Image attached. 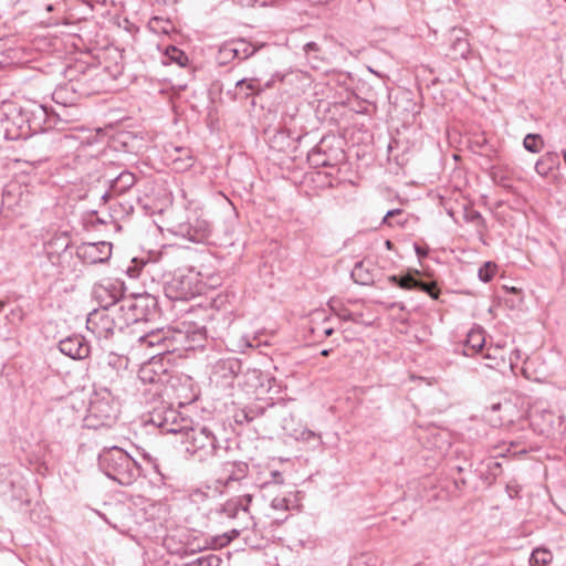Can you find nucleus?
Segmentation results:
<instances>
[{
    "instance_id": "nucleus-1",
    "label": "nucleus",
    "mask_w": 566,
    "mask_h": 566,
    "mask_svg": "<svg viewBox=\"0 0 566 566\" xmlns=\"http://www.w3.org/2000/svg\"><path fill=\"white\" fill-rule=\"evenodd\" d=\"M98 467L109 479L122 485L133 484L139 476L140 465L122 448H104L98 454Z\"/></svg>"
},
{
    "instance_id": "nucleus-2",
    "label": "nucleus",
    "mask_w": 566,
    "mask_h": 566,
    "mask_svg": "<svg viewBox=\"0 0 566 566\" xmlns=\"http://www.w3.org/2000/svg\"><path fill=\"white\" fill-rule=\"evenodd\" d=\"M186 451L198 461L212 458L224 459L229 451L228 440L220 441L213 430L207 426L191 427L187 438L180 439Z\"/></svg>"
},
{
    "instance_id": "nucleus-3",
    "label": "nucleus",
    "mask_w": 566,
    "mask_h": 566,
    "mask_svg": "<svg viewBox=\"0 0 566 566\" xmlns=\"http://www.w3.org/2000/svg\"><path fill=\"white\" fill-rule=\"evenodd\" d=\"M118 413L119 409L113 395L107 388H102L92 395L85 420L88 427L99 428L111 426Z\"/></svg>"
},
{
    "instance_id": "nucleus-4",
    "label": "nucleus",
    "mask_w": 566,
    "mask_h": 566,
    "mask_svg": "<svg viewBox=\"0 0 566 566\" xmlns=\"http://www.w3.org/2000/svg\"><path fill=\"white\" fill-rule=\"evenodd\" d=\"M249 465L243 461H224L221 465L214 489L223 492L230 491H252L256 486L249 482Z\"/></svg>"
},
{
    "instance_id": "nucleus-5",
    "label": "nucleus",
    "mask_w": 566,
    "mask_h": 566,
    "mask_svg": "<svg viewBox=\"0 0 566 566\" xmlns=\"http://www.w3.org/2000/svg\"><path fill=\"white\" fill-rule=\"evenodd\" d=\"M31 126L27 115L18 108L9 113L0 111V140H17L30 135Z\"/></svg>"
},
{
    "instance_id": "nucleus-6",
    "label": "nucleus",
    "mask_w": 566,
    "mask_h": 566,
    "mask_svg": "<svg viewBox=\"0 0 566 566\" xmlns=\"http://www.w3.org/2000/svg\"><path fill=\"white\" fill-rule=\"evenodd\" d=\"M86 327L98 339H109L115 334L116 323L109 311L96 308L88 314Z\"/></svg>"
},
{
    "instance_id": "nucleus-7",
    "label": "nucleus",
    "mask_w": 566,
    "mask_h": 566,
    "mask_svg": "<svg viewBox=\"0 0 566 566\" xmlns=\"http://www.w3.org/2000/svg\"><path fill=\"white\" fill-rule=\"evenodd\" d=\"M52 149L53 143L50 134L32 136L25 146L24 161L32 166L40 165L49 159Z\"/></svg>"
},
{
    "instance_id": "nucleus-8",
    "label": "nucleus",
    "mask_w": 566,
    "mask_h": 566,
    "mask_svg": "<svg viewBox=\"0 0 566 566\" xmlns=\"http://www.w3.org/2000/svg\"><path fill=\"white\" fill-rule=\"evenodd\" d=\"M29 202L30 195L21 185L12 182L4 187L1 200L3 210L10 211L14 214H20Z\"/></svg>"
},
{
    "instance_id": "nucleus-9",
    "label": "nucleus",
    "mask_w": 566,
    "mask_h": 566,
    "mask_svg": "<svg viewBox=\"0 0 566 566\" xmlns=\"http://www.w3.org/2000/svg\"><path fill=\"white\" fill-rule=\"evenodd\" d=\"M253 499V492L250 490L242 491V494L229 499L220 507V513L228 518H238L240 515L247 516L250 522H253L254 517L250 513V504Z\"/></svg>"
},
{
    "instance_id": "nucleus-10",
    "label": "nucleus",
    "mask_w": 566,
    "mask_h": 566,
    "mask_svg": "<svg viewBox=\"0 0 566 566\" xmlns=\"http://www.w3.org/2000/svg\"><path fill=\"white\" fill-rule=\"evenodd\" d=\"M76 254L85 263H103L112 255V243L106 241L82 243Z\"/></svg>"
},
{
    "instance_id": "nucleus-11",
    "label": "nucleus",
    "mask_w": 566,
    "mask_h": 566,
    "mask_svg": "<svg viewBox=\"0 0 566 566\" xmlns=\"http://www.w3.org/2000/svg\"><path fill=\"white\" fill-rule=\"evenodd\" d=\"M419 271L407 273L405 275H390L388 281L403 290H421L426 292L431 298L438 300L439 290L434 283H426L416 277Z\"/></svg>"
},
{
    "instance_id": "nucleus-12",
    "label": "nucleus",
    "mask_w": 566,
    "mask_h": 566,
    "mask_svg": "<svg viewBox=\"0 0 566 566\" xmlns=\"http://www.w3.org/2000/svg\"><path fill=\"white\" fill-rule=\"evenodd\" d=\"M296 507V499L292 494L276 495L269 504L270 512L265 515L275 524H282L289 517L287 512Z\"/></svg>"
},
{
    "instance_id": "nucleus-13",
    "label": "nucleus",
    "mask_w": 566,
    "mask_h": 566,
    "mask_svg": "<svg viewBox=\"0 0 566 566\" xmlns=\"http://www.w3.org/2000/svg\"><path fill=\"white\" fill-rule=\"evenodd\" d=\"M59 349L72 359H84L90 355L91 347L83 336L72 335L60 340Z\"/></svg>"
},
{
    "instance_id": "nucleus-14",
    "label": "nucleus",
    "mask_w": 566,
    "mask_h": 566,
    "mask_svg": "<svg viewBox=\"0 0 566 566\" xmlns=\"http://www.w3.org/2000/svg\"><path fill=\"white\" fill-rule=\"evenodd\" d=\"M149 298L147 296L123 297L120 301V310L126 311V322H138L146 319V308Z\"/></svg>"
},
{
    "instance_id": "nucleus-15",
    "label": "nucleus",
    "mask_w": 566,
    "mask_h": 566,
    "mask_svg": "<svg viewBox=\"0 0 566 566\" xmlns=\"http://www.w3.org/2000/svg\"><path fill=\"white\" fill-rule=\"evenodd\" d=\"M94 296L99 303L101 308L109 311L111 307L120 303L123 298L122 289L109 283L107 285H98L94 289Z\"/></svg>"
},
{
    "instance_id": "nucleus-16",
    "label": "nucleus",
    "mask_w": 566,
    "mask_h": 566,
    "mask_svg": "<svg viewBox=\"0 0 566 566\" xmlns=\"http://www.w3.org/2000/svg\"><path fill=\"white\" fill-rule=\"evenodd\" d=\"M135 184V175L128 170H124L116 178L109 181V188L102 196V199L106 201L115 196H120L128 191Z\"/></svg>"
},
{
    "instance_id": "nucleus-17",
    "label": "nucleus",
    "mask_w": 566,
    "mask_h": 566,
    "mask_svg": "<svg viewBox=\"0 0 566 566\" xmlns=\"http://www.w3.org/2000/svg\"><path fill=\"white\" fill-rule=\"evenodd\" d=\"M191 427L192 426L189 420H178V416L175 411L167 412L164 422L160 424L164 433L179 434L181 439L187 438L188 430H190Z\"/></svg>"
},
{
    "instance_id": "nucleus-18",
    "label": "nucleus",
    "mask_w": 566,
    "mask_h": 566,
    "mask_svg": "<svg viewBox=\"0 0 566 566\" xmlns=\"http://www.w3.org/2000/svg\"><path fill=\"white\" fill-rule=\"evenodd\" d=\"M166 294L169 298L186 300L193 294L191 281L185 276H175L166 285Z\"/></svg>"
},
{
    "instance_id": "nucleus-19",
    "label": "nucleus",
    "mask_w": 566,
    "mask_h": 566,
    "mask_svg": "<svg viewBox=\"0 0 566 566\" xmlns=\"http://www.w3.org/2000/svg\"><path fill=\"white\" fill-rule=\"evenodd\" d=\"M138 379L143 384H149L156 387V394L159 392V389L165 380V371L157 370V363L149 361L144 364L138 371Z\"/></svg>"
},
{
    "instance_id": "nucleus-20",
    "label": "nucleus",
    "mask_w": 566,
    "mask_h": 566,
    "mask_svg": "<svg viewBox=\"0 0 566 566\" xmlns=\"http://www.w3.org/2000/svg\"><path fill=\"white\" fill-rule=\"evenodd\" d=\"M241 369V363L237 358H226L218 360L213 366V375L226 381L232 380Z\"/></svg>"
},
{
    "instance_id": "nucleus-21",
    "label": "nucleus",
    "mask_w": 566,
    "mask_h": 566,
    "mask_svg": "<svg viewBox=\"0 0 566 566\" xmlns=\"http://www.w3.org/2000/svg\"><path fill=\"white\" fill-rule=\"evenodd\" d=\"M168 333L164 329H156L151 331L138 338V342L142 346L145 347H159L161 348L160 352L157 354H161L164 352L169 350V345L167 344L169 342Z\"/></svg>"
},
{
    "instance_id": "nucleus-22",
    "label": "nucleus",
    "mask_w": 566,
    "mask_h": 566,
    "mask_svg": "<svg viewBox=\"0 0 566 566\" xmlns=\"http://www.w3.org/2000/svg\"><path fill=\"white\" fill-rule=\"evenodd\" d=\"M256 50L255 46L244 40L234 41L222 46V52H232V57L238 59H248L252 56Z\"/></svg>"
},
{
    "instance_id": "nucleus-23",
    "label": "nucleus",
    "mask_w": 566,
    "mask_h": 566,
    "mask_svg": "<svg viewBox=\"0 0 566 566\" xmlns=\"http://www.w3.org/2000/svg\"><path fill=\"white\" fill-rule=\"evenodd\" d=\"M533 426L539 427L542 433H549L554 426L555 416L552 411L543 410L541 413L535 412L531 416Z\"/></svg>"
},
{
    "instance_id": "nucleus-24",
    "label": "nucleus",
    "mask_w": 566,
    "mask_h": 566,
    "mask_svg": "<svg viewBox=\"0 0 566 566\" xmlns=\"http://www.w3.org/2000/svg\"><path fill=\"white\" fill-rule=\"evenodd\" d=\"M451 41L452 42L450 45V50H451L453 59L467 57V55L470 52L468 40L460 34H453V38Z\"/></svg>"
},
{
    "instance_id": "nucleus-25",
    "label": "nucleus",
    "mask_w": 566,
    "mask_h": 566,
    "mask_svg": "<svg viewBox=\"0 0 566 566\" xmlns=\"http://www.w3.org/2000/svg\"><path fill=\"white\" fill-rule=\"evenodd\" d=\"M557 159L558 157L554 153L545 154L535 165L536 172L541 176H547L557 164Z\"/></svg>"
},
{
    "instance_id": "nucleus-26",
    "label": "nucleus",
    "mask_w": 566,
    "mask_h": 566,
    "mask_svg": "<svg viewBox=\"0 0 566 566\" xmlns=\"http://www.w3.org/2000/svg\"><path fill=\"white\" fill-rule=\"evenodd\" d=\"M553 559L548 549L535 548L530 556V566H547Z\"/></svg>"
},
{
    "instance_id": "nucleus-27",
    "label": "nucleus",
    "mask_w": 566,
    "mask_h": 566,
    "mask_svg": "<svg viewBox=\"0 0 566 566\" xmlns=\"http://www.w3.org/2000/svg\"><path fill=\"white\" fill-rule=\"evenodd\" d=\"M485 343V338L483 335V331L473 329L468 334L467 346L468 349H472L473 352H479L483 348Z\"/></svg>"
},
{
    "instance_id": "nucleus-28",
    "label": "nucleus",
    "mask_w": 566,
    "mask_h": 566,
    "mask_svg": "<svg viewBox=\"0 0 566 566\" xmlns=\"http://www.w3.org/2000/svg\"><path fill=\"white\" fill-rule=\"evenodd\" d=\"M523 145L527 151L537 154L542 150L544 142L538 134H527L523 140Z\"/></svg>"
},
{
    "instance_id": "nucleus-29",
    "label": "nucleus",
    "mask_w": 566,
    "mask_h": 566,
    "mask_svg": "<svg viewBox=\"0 0 566 566\" xmlns=\"http://www.w3.org/2000/svg\"><path fill=\"white\" fill-rule=\"evenodd\" d=\"M149 28L155 32L168 34L174 29V25L170 21H164L163 19L155 17L149 21Z\"/></svg>"
},
{
    "instance_id": "nucleus-30",
    "label": "nucleus",
    "mask_w": 566,
    "mask_h": 566,
    "mask_svg": "<svg viewBox=\"0 0 566 566\" xmlns=\"http://www.w3.org/2000/svg\"><path fill=\"white\" fill-rule=\"evenodd\" d=\"M221 559L217 555L209 554L188 563L186 566H220Z\"/></svg>"
},
{
    "instance_id": "nucleus-31",
    "label": "nucleus",
    "mask_w": 566,
    "mask_h": 566,
    "mask_svg": "<svg viewBox=\"0 0 566 566\" xmlns=\"http://www.w3.org/2000/svg\"><path fill=\"white\" fill-rule=\"evenodd\" d=\"M167 56L180 66H185L188 62L187 55L176 46H169L166 51Z\"/></svg>"
},
{
    "instance_id": "nucleus-32",
    "label": "nucleus",
    "mask_w": 566,
    "mask_h": 566,
    "mask_svg": "<svg viewBox=\"0 0 566 566\" xmlns=\"http://www.w3.org/2000/svg\"><path fill=\"white\" fill-rule=\"evenodd\" d=\"M494 269H495V265L492 264L491 262H488L484 264V266H482L480 270H479V277L483 281V282H489L492 280L493 275H494Z\"/></svg>"
},
{
    "instance_id": "nucleus-33",
    "label": "nucleus",
    "mask_w": 566,
    "mask_h": 566,
    "mask_svg": "<svg viewBox=\"0 0 566 566\" xmlns=\"http://www.w3.org/2000/svg\"><path fill=\"white\" fill-rule=\"evenodd\" d=\"M244 84H247V88L252 91V92H260L261 88L258 86V80L255 78H251L249 82H247L245 78H242V80H239L237 83H235V86L237 87H241L243 86Z\"/></svg>"
},
{
    "instance_id": "nucleus-34",
    "label": "nucleus",
    "mask_w": 566,
    "mask_h": 566,
    "mask_svg": "<svg viewBox=\"0 0 566 566\" xmlns=\"http://www.w3.org/2000/svg\"><path fill=\"white\" fill-rule=\"evenodd\" d=\"M272 475V481L271 482H266L263 486L265 489H269L272 484H283V476H282V473L279 472V471H273L271 473Z\"/></svg>"
},
{
    "instance_id": "nucleus-35",
    "label": "nucleus",
    "mask_w": 566,
    "mask_h": 566,
    "mask_svg": "<svg viewBox=\"0 0 566 566\" xmlns=\"http://www.w3.org/2000/svg\"><path fill=\"white\" fill-rule=\"evenodd\" d=\"M400 213H401L400 209H392V210L387 211V213L382 218L381 224H386V226L391 227L392 223H391L390 219L392 217H395V216L400 214Z\"/></svg>"
},
{
    "instance_id": "nucleus-36",
    "label": "nucleus",
    "mask_w": 566,
    "mask_h": 566,
    "mask_svg": "<svg viewBox=\"0 0 566 566\" xmlns=\"http://www.w3.org/2000/svg\"><path fill=\"white\" fill-rule=\"evenodd\" d=\"M304 51L306 54H308L311 52H316V51H318V45L315 42H308L304 45Z\"/></svg>"
},
{
    "instance_id": "nucleus-37",
    "label": "nucleus",
    "mask_w": 566,
    "mask_h": 566,
    "mask_svg": "<svg viewBox=\"0 0 566 566\" xmlns=\"http://www.w3.org/2000/svg\"><path fill=\"white\" fill-rule=\"evenodd\" d=\"M207 232H209V229H208V224L205 223V226L202 227V232L197 238H193V240L195 241L203 240L207 235Z\"/></svg>"
},
{
    "instance_id": "nucleus-38",
    "label": "nucleus",
    "mask_w": 566,
    "mask_h": 566,
    "mask_svg": "<svg viewBox=\"0 0 566 566\" xmlns=\"http://www.w3.org/2000/svg\"><path fill=\"white\" fill-rule=\"evenodd\" d=\"M390 308H398L399 311H405L406 306L401 302H395L390 305Z\"/></svg>"
},
{
    "instance_id": "nucleus-39",
    "label": "nucleus",
    "mask_w": 566,
    "mask_h": 566,
    "mask_svg": "<svg viewBox=\"0 0 566 566\" xmlns=\"http://www.w3.org/2000/svg\"><path fill=\"white\" fill-rule=\"evenodd\" d=\"M220 55L224 60L233 59L232 57V52H222V48L220 49Z\"/></svg>"
},
{
    "instance_id": "nucleus-40",
    "label": "nucleus",
    "mask_w": 566,
    "mask_h": 566,
    "mask_svg": "<svg viewBox=\"0 0 566 566\" xmlns=\"http://www.w3.org/2000/svg\"><path fill=\"white\" fill-rule=\"evenodd\" d=\"M241 6H252L255 0H238Z\"/></svg>"
},
{
    "instance_id": "nucleus-41",
    "label": "nucleus",
    "mask_w": 566,
    "mask_h": 566,
    "mask_svg": "<svg viewBox=\"0 0 566 566\" xmlns=\"http://www.w3.org/2000/svg\"><path fill=\"white\" fill-rule=\"evenodd\" d=\"M415 250H416V253L419 255V256H423L426 255V252L422 251V249L419 247V245H416L415 247Z\"/></svg>"
},
{
    "instance_id": "nucleus-42",
    "label": "nucleus",
    "mask_w": 566,
    "mask_h": 566,
    "mask_svg": "<svg viewBox=\"0 0 566 566\" xmlns=\"http://www.w3.org/2000/svg\"><path fill=\"white\" fill-rule=\"evenodd\" d=\"M333 333H334V328H332V327H327L324 329L325 336H331Z\"/></svg>"
},
{
    "instance_id": "nucleus-43",
    "label": "nucleus",
    "mask_w": 566,
    "mask_h": 566,
    "mask_svg": "<svg viewBox=\"0 0 566 566\" xmlns=\"http://www.w3.org/2000/svg\"><path fill=\"white\" fill-rule=\"evenodd\" d=\"M482 219V216L479 213V212H473V214L471 216V220H480Z\"/></svg>"
},
{
    "instance_id": "nucleus-44",
    "label": "nucleus",
    "mask_w": 566,
    "mask_h": 566,
    "mask_svg": "<svg viewBox=\"0 0 566 566\" xmlns=\"http://www.w3.org/2000/svg\"><path fill=\"white\" fill-rule=\"evenodd\" d=\"M501 408H502V405H501V403H494V405H492V407H491V409H492L493 411L500 410Z\"/></svg>"
},
{
    "instance_id": "nucleus-45",
    "label": "nucleus",
    "mask_w": 566,
    "mask_h": 566,
    "mask_svg": "<svg viewBox=\"0 0 566 566\" xmlns=\"http://www.w3.org/2000/svg\"><path fill=\"white\" fill-rule=\"evenodd\" d=\"M385 245H386V248H387V249H389V250H391V249H392V247H394V244H392V242H391L390 240H387V241L385 242Z\"/></svg>"
},
{
    "instance_id": "nucleus-46",
    "label": "nucleus",
    "mask_w": 566,
    "mask_h": 566,
    "mask_svg": "<svg viewBox=\"0 0 566 566\" xmlns=\"http://www.w3.org/2000/svg\"><path fill=\"white\" fill-rule=\"evenodd\" d=\"M331 352H332V349H323V350L321 352V355H322V356H328Z\"/></svg>"
},
{
    "instance_id": "nucleus-47",
    "label": "nucleus",
    "mask_w": 566,
    "mask_h": 566,
    "mask_svg": "<svg viewBox=\"0 0 566 566\" xmlns=\"http://www.w3.org/2000/svg\"><path fill=\"white\" fill-rule=\"evenodd\" d=\"M60 94H61V91H56V92H54V94H53V97H54V99H55L56 102H59V96H60Z\"/></svg>"
},
{
    "instance_id": "nucleus-48",
    "label": "nucleus",
    "mask_w": 566,
    "mask_h": 566,
    "mask_svg": "<svg viewBox=\"0 0 566 566\" xmlns=\"http://www.w3.org/2000/svg\"><path fill=\"white\" fill-rule=\"evenodd\" d=\"M361 269V265H356V268L354 269L353 271V276H355L357 274V272Z\"/></svg>"
},
{
    "instance_id": "nucleus-49",
    "label": "nucleus",
    "mask_w": 566,
    "mask_h": 566,
    "mask_svg": "<svg viewBox=\"0 0 566 566\" xmlns=\"http://www.w3.org/2000/svg\"><path fill=\"white\" fill-rule=\"evenodd\" d=\"M191 160L192 158L190 156L187 157V164L185 165V167H190L192 164H191Z\"/></svg>"
},
{
    "instance_id": "nucleus-50",
    "label": "nucleus",
    "mask_w": 566,
    "mask_h": 566,
    "mask_svg": "<svg viewBox=\"0 0 566 566\" xmlns=\"http://www.w3.org/2000/svg\"><path fill=\"white\" fill-rule=\"evenodd\" d=\"M4 305H6V302H4V301H2V300H0V308H3V307H4Z\"/></svg>"
},
{
    "instance_id": "nucleus-51",
    "label": "nucleus",
    "mask_w": 566,
    "mask_h": 566,
    "mask_svg": "<svg viewBox=\"0 0 566 566\" xmlns=\"http://www.w3.org/2000/svg\"><path fill=\"white\" fill-rule=\"evenodd\" d=\"M46 10H48V11H52V10H53L52 4H49V6L46 7Z\"/></svg>"
},
{
    "instance_id": "nucleus-52",
    "label": "nucleus",
    "mask_w": 566,
    "mask_h": 566,
    "mask_svg": "<svg viewBox=\"0 0 566 566\" xmlns=\"http://www.w3.org/2000/svg\"><path fill=\"white\" fill-rule=\"evenodd\" d=\"M493 465H494L495 468H500V463H499V462H496V461H493Z\"/></svg>"
}]
</instances>
